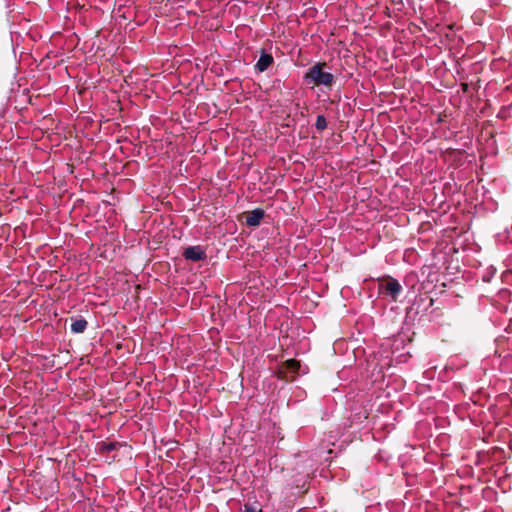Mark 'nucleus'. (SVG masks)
I'll list each match as a JSON object with an SVG mask.
<instances>
[{
    "mask_svg": "<svg viewBox=\"0 0 512 512\" xmlns=\"http://www.w3.org/2000/svg\"><path fill=\"white\" fill-rule=\"evenodd\" d=\"M264 217V210L257 208L246 216V224L250 227L258 226Z\"/></svg>",
    "mask_w": 512,
    "mask_h": 512,
    "instance_id": "4",
    "label": "nucleus"
},
{
    "mask_svg": "<svg viewBox=\"0 0 512 512\" xmlns=\"http://www.w3.org/2000/svg\"><path fill=\"white\" fill-rule=\"evenodd\" d=\"M384 289L387 295L391 296L393 300H397L399 294L402 291V286L396 279L391 278L385 284Z\"/></svg>",
    "mask_w": 512,
    "mask_h": 512,
    "instance_id": "3",
    "label": "nucleus"
},
{
    "mask_svg": "<svg viewBox=\"0 0 512 512\" xmlns=\"http://www.w3.org/2000/svg\"><path fill=\"white\" fill-rule=\"evenodd\" d=\"M315 127L317 130H324L327 127L326 118L323 115H318L315 122Z\"/></svg>",
    "mask_w": 512,
    "mask_h": 512,
    "instance_id": "8",
    "label": "nucleus"
},
{
    "mask_svg": "<svg viewBox=\"0 0 512 512\" xmlns=\"http://www.w3.org/2000/svg\"><path fill=\"white\" fill-rule=\"evenodd\" d=\"M285 365L287 367V369H290L292 370L293 372H297L300 368V363L299 361L295 360V359H289L285 362Z\"/></svg>",
    "mask_w": 512,
    "mask_h": 512,
    "instance_id": "9",
    "label": "nucleus"
},
{
    "mask_svg": "<svg viewBox=\"0 0 512 512\" xmlns=\"http://www.w3.org/2000/svg\"><path fill=\"white\" fill-rule=\"evenodd\" d=\"M326 66L327 64L325 62L315 63L305 73L304 81L307 84H313L315 86H331L334 82V75L330 72L324 71Z\"/></svg>",
    "mask_w": 512,
    "mask_h": 512,
    "instance_id": "1",
    "label": "nucleus"
},
{
    "mask_svg": "<svg viewBox=\"0 0 512 512\" xmlns=\"http://www.w3.org/2000/svg\"><path fill=\"white\" fill-rule=\"evenodd\" d=\"M244 512H257L256 509L254 507H252L251 505H245L244 507Z\"/></svg>",
    "mask_w": 512,
    "mask_h": 512,
    "instance_id": "10",
    "label": "nucleus"
},
{
    "mask_svg": "<svg viewBox=\"0 0 512 512\" xmlns=\"http://www.w3.org/2000/svg\"><path fill=\"white\" fill-rule=\"evenodd\" d=\"M183 257L190 261H202L205 260L207 255L205 250L200 246H189L183 252Z\"/></svg>",
    "mask_w": 512,
    "mask_h": 512,
    "instance_id": "2",
    "label": "nucleus"
},
{
    "mask_svg": "<svg viewBox=\"0 0 512 512\" xmlns=\"http://www.w3.org/2000/svg\"><path fill=\"white\" fill-rule=\"evenodd\" d=\"M99 451L101 453L110 452L116 449V443L114 442H101L99 443Z\"/></svg>",
    "mask_w": 512,
    "mask_h": 512,
    "instance_id": "7",
    "label": "nucleus"
},
{
    "mask_svg": "<svg viewBox=\"0 0 512 512\" xmlns=\"http://www.w3.org/2000/svg\"><path fill=\"white\" fill-rule=\"evenodd\" d=\"M273 61H274V59L271 54L262 52L255 67L259 72H264L265 70H267L269 68V66H271Z\"/></svg>",
    "mask_w": 512,
    "mask_h": 512,
    "instance_id": "5",
    "label": "nucleus"
},
{
    "mask_svg": "<svg viewBox=\"0 0 512 512\" xmlns=\"http://www.w3.org/2000/svg\"><path fill=\"white\" fill-rule=\"evenodd\" d=\"M87 324V321L83 318L75 319L71 323L70 328L73 333H83L87 328Z\"/></svg>",
    "mask_w": 512,
    "mask_h": 512,
    "instance_id": "6",
    "label": "nucleus"
}]
</instances>
